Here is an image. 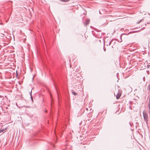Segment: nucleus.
<instances>
[{"label":"nucleus","instance_id":"f257e3e1","mask_svg":"<svg viewBox=\"0 0 150 150\" xmlns=\"http://www.w3.org/2000/svg\"><path fill=\"white\" fill-rule=\"evenodd\" d=\"M143 117L145 121L146 122L148 121V115L144 111L143 112Z\"/></svg>","mask_w":150,"mask_h":150},{"label":"nucleus","instance_id":"f03ea898","mask_svg":"<svg viewBox=\"0 0 150 150\" xmlns=\"http://www.w3.org/2000/svg\"><path fill=\"white\" fill-rule=\"evenodd\" d=\"M89 21H90L88 19V20H86V21L84 23L85 25H86L88 24L89 23Z\"/></svg>","mask_w":150,"mask_h":150},{"label":"nucleus","instance_id":"7ed1b4c3","mask_svg":"<svg viewBox=\"0 0 150 150\" xmlns=\"http://www.w3.org/2000/svg\"><path fill=\"white\" fill-rule=\"evenodd\" d=\"M120 94H117L116 95V97L117 99H118L120 97Z\"/></svg>","mask_w":150,"mask_h":150},{"label":"nucleus","instance_id":"20e7f679","mask_svg":"<svg viewBox=\"0 0 150 150\" xmlns=\"http://www.w3.org/2000/svg\"><path fill=\"white\" fill-rule=\"evenodd\" d=\"M6 131V129H0V133H2L3 132H5Z\"/></svg>","mask_w":150,"mask_h":150},{"label":"nucleus","instance_id":"39448f33","mask_svg":"<svg viewBox=\"0 0 150 150\" xmlns=\"http://www.w3.org/2000/svg\"><path fill=\"white\" fill-rule=\"evenodd\" d=\"M148 108H149V112L150 114V104H148Z\"/></svg>","mask_w":150,"mask_h":150},{"label":"nucleus","instance_id":"423d86ee","mask_svg":"<svg viewBox=\"0 0 150 150\" xmlns=\"http://www.w3.org/2000/svg\"><path fill=\"white\" fill-rule=\"evenodd\" d=\"M72 93L73 95H76L77 94V93H76L75 91H72Z\"/></svg>","mask_w":150,"mask_h":150},{"label":"nucleus","instance_id":"0eeeda50","mask_svg":"<svg viewBox=\"0 0 150 150\" xmlns=\"http://www.w3.org/2000/svg\"><path fill=\"white\" fill-rule=\"evenodd\" d=\"M70 0H60L61 2H67L69 1Z\"/></svg>","mask_w":150,"mask_h":150},{"label":"nucleus","instance_id":"6e6552de","mask_svg":"<svg viewBox=\"0 0 150 150\" xmlns=\"http://www.w3.org/2000/svg\"><path fill=\"white\" fill-rule=\"evenodd\" d=\"M122 35H120V40H119V42H122Z\"/></svg>","mask_w":150,"mask_h":150},{"label":"nucleus","instance_id":"1a4fd4ad","mask_svg":"<svg viewBox=\"0 0 150 150\" xmlns=\"http://www.w3.org/2000/svg\"><path fill=\"white\" fill-rule=\"evenodd\" d=\"M30 95L31 96V99L32 100H33V98L32 95V90H31L30 92Z\"/></svg>","mask_w":150,"mask_h":150},{"label":"nucleus","instance_id":"9d476101","mask_svg":"<svg viewBox=\"0 0 150 150\" xmlns=\"http://www.w3.org/2000/svg\"><path fill=\"white\" fill-rule=\"evenodd\" d=\"M142 20V19H141L139 21L137 22V24L139 23H140V22H141Z\"/></svg>","mask_w":150,"mask_h":150},{"label":"nucleus","instance_id":"9b49d317","mask_svg":"<svg viewBox=\"0 0 150 150\" xmlns=\"http://www.w3.org/2000/svg\"><path fill=\"white\" fill-rule=\"evenodd\" d=\"M148 90L150 91V85H149L148 86Z\"/></svg>","mask_w":150,"mask_h":150},{"label":"nucleus","instance_id":"f8f14e48","mask_svg":"<svg viewBox=\"0 0 150 150\" xmlns=\"http://www.w3.org/2000/svg\"><path fill=\"white\" fill-rule=\"evenodd\" d=\"M144 29H145V28L144 27H143L141 29H140V30H144Z\"/></svg>","mask_w":150,"mask_h":150},{"label":"nucleus","instance_id":"ddd939ff","mask_svg":"<svg viewBox=\"0 0 150 150\" xmlns=\"http://www.w3.org/2000/svg\"><path fill=\"white\" fill-rule=\"evenodd\" d=\"M149 104H150V96L149 98Z\"/></svg>","mask_w":150,"mask_h":150},{"label":"nucleus","instance_id":"4468645a","mask_svg":"<svg viewBox=\"0 0 150 150\" xmlns=\"http://www.w3.org/2000/svg\"><path fill=\"white\" fill-rule=\"evenodd\" d=\"M103 49L104 51H106V49L105 47H103Z\"/></svg>","mask_w":150,"mask_h":150},{"label":"nucleus","instance_id":"2eb2a0df","mask_svg":"<svg viewBox=\"0 0 150 150\" xmlns=\"http://www.w3.org/2000/svg\"><path fill=\"white\" fill-rule=\"evenodd\" d=\"M111 42H110L109 43V45H110V44H111Z\"/></svg>","mask_w":150,"mask_h":150},{"label":"nucleus","instance_id":"dca6fc26","mask_svg":"<svg viewBox=\"0 0 150 150\" xmlns=\"http://www.w3.org/2000/svg\"><path fill=\"white\" fill-rule=\"evenodd\" d=\"M10 77H8V78H11V76H10Z\"/></svg>","mask_w":150,"mask_h":150},{"label":"nucleus","instance_id":"f3484780","mask_svg":"<svg viewBox=\"0 0 150 150\" xmlns=\"http://www.w3.org/2000/svg\"><path fill=\"white\" fill-rule=\"evenodd\" d=\"M0 24H1V25H2L3 24L2 23H0Z\"/></svg>","mask_w":150,"mask_h":150},{"label":"nucleus","instance_id":"a211bd4d","mask_svg":"<svg viewBox=\"0 0 150 150\" xmlns=\"http://www.w3.org/2000/svg\"><path fill=\"white\" fill-rule=\"evenodd\" d=\"M144 77L143 78V79H144H144H144Z\"/></svg>","mask_w":150,"mask_h":150},{"label":"nucleus","instance_id":"6ab92c4d","mask_svg":"<svg viewBox=\"0 0 150 150\" xmlns=\"http://www.w3.org/2000/svg\"><path fill=\"white\" fill-rule=\"evenodd\" d=\"M12 76L13 77H14V76L12 75Z\"/></svg>","mask_w":150,"mask_h":150},{"label":"nucleus","instance_id":"aec40b11","mask_svg":"<svg viewBox=\"0 0 150 150\" xmlns=\"http://www.w3.org/2000/svg\"><path fill=\"white\" fill-rule=\"evenodd\" d=\"M86 110H88V108H86Z\"/></svg>","mask_w":150,"mask_h":150},{"label":"nucleus","instance_id":"412c9836","mask_svg":"<svg viewBox=\"0 0 150 150\" xmlns=\"http://www.w3.org/2000/svg\"><path fill=\"white\" fill-rule=\"evenodd\" d=\"M18 75L16 76V77H18Z\"/></svg>","mask_w":150,"mask_h":150},{"label":"nucleus","instance_id":"4be33fe9","mask_svg":"<svg viewBox=\"0 0 150 150\" xmlns=\"http://www.w3.org/2000/svg\"><path fill=\"white\" fill-rule=\"evenodd\" d=\"M34 78V77H33V79Z\"/></svg>","mask_w":150,"mask_h":150}]
</instances>
